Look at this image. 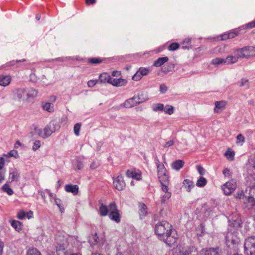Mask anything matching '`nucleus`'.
<instances>
[{
	"label": "nucleus",
	"mask_w": 255,
	"mask_h": 255,
	"mask_svg": "<svg viewBox=\"0 0 255 255\" xmlns=\"http://www.w3.org/2000/svg\"><path fill=\"white\" fill-rule=\"evenodd\" d=\"M60 126L54 121L50 122L44 129L35 128L34 133L37 134L39 137L43 138H46L49 137L53 132L58 130Z\"/></svg>",
	"instance_id": "1"
},
{
	"label": "nucleus",
	"mask_w": 255,
	"mask_h": 255,
	"mask_svg": "<svg viewBox=\"0 0 255 255\" xmlns=\"http://www.w3.org/2000/svg\"><path fill=\"white\" fill-rule=\"evenodd\" d=\"M154 230L159 239H161L166 235H167L168 233L171 232L172 226L168 222L162 221L159 222L155 225Z\"/></svg>",
	"instance_id": "2"
},
{
	"label": "nucleus",
	"mask_w": 255,
	"mask_h": 255,
	"mask_svg": "<svg viewBox=\"0 0 255 255\" xmlns=\"http://www.w3.org/2000/svg\"><path fill=\"white\" fill-rule=\"evenodd\" d=\"M236 52L240 58L249 59L255 56V47L247 46L241 48L237 49Z\"/></svg>",
	"instance_id": "3"
},
{
	"label": "nucleus",
	"mask_w": 255,
	"mask_h": 255,
	"mask_svg": "<svg viewBox=\"0 0 255 255\" xmlns=\"http://www.w3.org/2000/svg\"><path fill=\"white\" fill-rule=\"evenodd\" d=\"M245 253L247 255H255V237L246 239L244 244Z\"/></svg>",
	"instance_id": "4"
},
{
	"label": "nucleus",
	"mask_w": 255,
	"mask_h": 255,
	"mask_svg": "<svg viewBox=\"0 0 255 255\" xmlns=\"http://www.w3.org/2000/svg\"><path fill=\"white\" fill-rule=\"evenodd\" d=\"M253 166L248 171L247 182L249 187H255V156L251 159Z\"/></svg>",
	"instance_id": "5"
},
{
	"label": "nucleus",
	"mask_w": 255,
	"mask_h": 255,
	"mask_svg": "<svg viewBox=\"0 0 255 255\" xmlns=\"http://www.w3.org/2000/svg\"><path fill=\"white\" fill-rule=\"evenodd\" d=\"M109 218L115 221L117 223H119L121 221V218L117 207L115 203H111L109 205Z\"/></svg>",
	"instance_id": "6"
},
{
	"label": "nucleus",
	"mask_w": 255,
	"mask_h": 255,
	"mask_svg": "<svg viewBox=\"0 0 255 255\" xmlns=\"http://www.w3.org/2000/svg\"><path fill=\"white\" fill-rule=\"evenodd\" d=\"M157 175L161 184H169V180L168 175L167 174L166 169L164 166H158Z\"/></svg>",
	"instance_id": "7"
},
{
	"label": "nucleus",
	"mask_w": 255,
	"mask_h": 255,
	"mask_svg": "<svg viewBox=\"0 0 255 255\" xmlns=\"http://www.w3.org/2000/svg\"><path fill=\"white\" fill-rule=\"evenodd\" d=\"M236 187V181L232 179L223 184L222 188L226 195H230L235 190Z\"/></svg>",
	"instance_id": "8"
},
{
	"label": "nucleus",
	"mask_w": 255,
	"mask_h": 255,
	"mask_svg": "<svg viewBox=\"0 0 255 255\" xmlns=\"http://www.w3.org/2000/svg\"><path fill=\"white\" fill-rule=\"evenodd\" d=\"M143 101L139 95L134 96L127 100L123 104V106L126 108H130L142 103Z\"/></svg>",
	"instance_id": "9"
},
{
	"label": "nucleus",
	"mask_w": 255,
	"mask_h": 255,
	"mask_svg": "<svg viewBox=\"0 0 255 255\" xmlns=\"http://www.w3.org/2000/svg\"><path fill=\"white\" fill-rule=\"evenodd\" d=\"M199 255H222L221 251L218 247L206 248L202 249Z\"/></svg>",
	"instance_id": "10"
},
{
	"label": "nucleus",
	"mask_w": 255,
	"mask_h": 255,
	"mask_svg": "<svg viewBox=\"0 0 255 255\" xmlns=\"http://www.w3.org/2000/svg\"><path fill=\"white\" fill-rule=\"evenodd\" d=\"M20 178V172L16 168H11L9 169L8 175V180L9 182L19 181Z\"/></svg>",
	"instance_id": "11"
},
{
	"label": "nucleus",
	"mask_w": 255,
	"mask_h": 255,
	"mask_svg": "<svg viewBox=\"0 0 255 255\" xmlns=\"http://www.w3.org/2000/svg\"><path fill=\"white\" fill-rule=\"evenodd\" d=\"M149 72V69L147 68L140 67L132 77V79L135 81L140 80L143 76L147 75Z\"/></svg>",
	"instance_id": "12"
},
{
	"label": "nucleus",
	"mask_w": 255,
	"mask_h": 255,
	"mask_svg": "<svg viewBox=\"0 0 255 255\" xmlns=\"http://www.w3.org/2000/svg\"><path fill=\"white\" fill-rule=\"evenodd\" d=\"M113 184L115 188L119 191L123 190L126 186L124 178L121 175L118 176L114 180Z\"/></svg>",
	"instance_id": "13"
},
{
	"label": "nucleus",
	"mask_w": 255,
	"mask_h": 255,
	"mask_svg": "<svg viewBox=\"0 0 255 255\" xmlns=\"http://www.w3.org/2000/svg\"><path fill=\"white\" fill-rule=\"evenodd\" d=\"M240 31V28L234 29L227 33L222 34L221 35V39L222 40H226L228 39L233 38L239 34Z\"/></svg>",
	"instance_id": "14"
},
{
	"label": "nucleus",
	"mask_w": 255,
	"mask_h": 255,
	"mask_svg": "<svg viewBox=\"0 0 255 255\" xmlns=\"http://www.w3.org/2000/svg\"><path fill=\"white\" fill-rule=\"evenodd\" d=\"M237 51V49H234L233 53V55H229L225 58V64H232L238 61V59L240 58V57L238 56L236 53Z\"/></svg>",
	"instance_id": "15"
},
{
	"label": "nucleus",
	"mask_w": 255,
	"mask_h": 255,
	"mask_svg": "<svg viewBox=\"0 0 255 255\" xmlns=\"http://www.w3.org/2000/svg\"><path fill=\"white\" fill-rule=\"evenodd\" d=\"M243 203L246 207L249 209H253L255 210V199L252 196H250L245 197Z\"/></svg>",
	"instance_id": "16"
},
{
	"label": "nucleus",
	"mask_w": 255,
	"mask_h": 255,
	"mask_svg": "<svg viewBox=\"0 0 255 255\" xmlns=\"http://www.w3.org/2000/svg\"><path fill=\"white\" fill-rule=\"evenodd\" d=\"M160 240L164 242L168 246H171L176 242V239L171 236V232L168 233L167 235H166Z\"/></svg>",
	"instance_id": "17"
},
{
	"label": "nucleus",
	"mask_w": 255,
	"mask_h": 255,
	"mask_svg": "<svg viewBox=\"0 0 255 255\" xmlns=\"http://www.w3.org/2000/svg\"><path fill=\"white\" fill-rule=\"evenodd\" d=\"M127 82V81L125 79L122 78L115 79L111 77L110 83L114 86L121 87L125 85Z\"/></svg>",
	"instance_id": "18"
},
{
	"label": "nucleus",
	"mask_w": 255,
	"mask_h": 255,
	"mask_svg": "<svg viewBox=\"0 0 255 255\" xmlns=\"http://www.w3.org/2000/svg\"><path fill=\"white\" fill-rule=\"evenodd\" d=\"M139 214L140 219L143 218L147 214V208L145 204L139 203L138 204Z\"/></svg>",
	"instance_id": "19"
},
{
	"label": "nucleus",
	"mask_w": 255,
	"mask_h": 255,
	"mask_svg": "<svg viewBox=\"0 0 255 255\" xmlns=\"http://www.w3.org/2000/svg\"><path fill=\"white\" fill-rule=\"evenodd\" d=\"M11 81V77L7 75H0V86H8Z\"/></svg>",
	"instance_id": "20"
},
{
	"label": "nucleus",
	"mask_w": 255,
	"mask_h": 255,
	"mask_svg": "<svg viewBox=\"0 0 255 255\" xmlns=\"http://www.w3.org/2000/svg\"><path fill=\"white\" fill-rule=\"evenodd\" d=\"M78 189L77 185L67 184L65 186V189L67 192L72 193L74 195L78 194Z\"/></svg>",
	"instance_id": "21"
},
{
	"label": "nucleus",
	"mask_w": 255,
	"mask_h": 255,
	"mask_svg": "<svg viewBox=\"0 0 255 255\" xmlns=\"http://www.w3.org/2000/svg\"><path fill=\"white\" fill-rule=\"evenodd\" d=\"M215 105L214 112L218 113H219L220 111L225 109L226 102L224 101L216 102Z\"/></svg>",
	"instance_id": "22"
},
{
	"label": "nucleus",
	"mask_w": 255,
	"mask_h": 255,
	"mask_svg": "<svg viewBox=\"0 0 255 255\" xmlns=\"http://www.w3.org/2000/svg\"><path fill=\"white\" fill-rule=\"evenodd\" d=\"M126 175L129 178L135 179L137 180H139L141 179V174L133 170H128L126 172Z\"/></svg>",
	"instance_id": "23"
},
{
	"label": "nucleus",
	"mask_w": 255,
	"mask_h": 255,
	"mask_svg": "<svg viewBox=\"0 0 255 255\" xmlns=\"http://www.w3.org/2000/svg\"><path fill=\"white\" fill-rule=\"evenodd\" d=\"M111 79V77L108 73H104L99 76V79L98 81L99 82L101 83H110Z\"/></svg>",
	"instance_id": "24"
},
{
	"label": "nucleus",
	"mask_w": 255,
	"mask_h": 255,
	"mask_svg": "<svg viewBox=\"0 0 255 255\" xmlns=\"http://www.w3.org/2000/svg\"><path fill=\"white\" fill-rule=\"evenodd\" d=\"M184 187L186 189V191L188 192H190L192 188L194 187V185L192 181L189 179H185L183 182Z\"/></svg>",
	"instance_id": "25"
},
{
	"label": "nucleus",
	"mask_w": 255,
	"mask_h": 255,
	"mask_svg": "<svg viewBox=\"0 0 255 255\" xmlns=\"http://www.w3.org/2000/svg\"><path fill=\"white\" fill-rule=\"evenodd\" d=\"M184 164V162L183 160H177L172 163L171 166L173 169L178 171L183 167Z\"/></svg>",
	"instance_id": "26"
},
{
	"label": "nucleus",
	"mask_w": 255,
	"mask_h": 255,
	"mask_svg": "<svg viewBox=\"0 0 255 255\" xmlns=\"http://www.w3.org/2000/svg\"><path fill=\"white\" fill-rule=\"evenodd\" d=\"M168 60V58L167 57L158 58L154 61L153 65L156 67H160L164 64L165 62H166Z\"/></svg>",
	"instance_id": "27"
},
{
	"label": "nucleus",
	"mask_w": 255,
	"mask_h": 255,
	"mask_svg": "<svg viewBox=\"0 0 255 255\" xmlns=\"http://www.w3.org/2000/svg\"><path fill=\"white\" fill-rule=\"evenodd\" d=\"M11 226L14 228V229L18 232H19L22 230L23 225L22 224L16 220H12L10 221Z\"/></svg>",
	"instance_id": "28"
},
{
	"label": "nucleus",
	"mask_w": 255,
	"mask_h": 255,
	"mask_svg": "<svg viewBox=\"0 0 255 255\" xmlns=\"http://www.w3.org/2000/svg\"><path fill=\"white\" fill-rule=\"evenodd\" d=\"M42 107L44 110L46 111L49 113H51L54 111L53 105L50 103L43 102L42 103Z\"/></svg>",
	"instance_id": "29"
},
{
	"label": "nucleus",
	"mask_w": 255,
	"mask_h": 255,
	"mask_svg": "<svg viewBox=\"0 0 255 255\" xmlns=\"http://www.w3.org/2000/svg\"><path fill=\"white\" fill-rule=\"evenodd\" d=\"M1 190L3 192L6 193L9 196L13 195L14 193L13 190L9 187L7 183H5L1 187Z\"/></svg>",
	"instance_id": "30"
},
{
	"label": "nucleus",
	"mask_w": 255,
	"mask_h": 255,
	"mask_svg": "<svg viewBox=\"0 0 255 255\" xmlns=\"http://www.w3.org/2000/svg\"><path fill=\"white\" fill-rule=\"evenodd\" d=\"M17 97L19 100H27L26 97V90L24 89H19L17 91Z\"/></svg>",
	"instance_id": "31"
},
{
	"label": "nucleus",
	"mask_w": 255,
	"mask_h": 255,
	"mask_svg": "<svg viewBox=\"0 0 255 255\" xmlns=\"http://www.w3.org/2000/svg\"><path fill=\"white\" fill-rule=\"evenodd\" d=\"M109 212V206L108 207L103 204L100 206L99 209L100 214L102 216H106Z\"/></svg>",
	"instance_id": "32"
},
{
	"label": "nucleus",
	"mask_w": 255,
	"mask_h": 255,
	"mask_svg": "<svg viewBox=\"0 0 255 255\" xmlns=\"http://www.w3.org/2000/svg\"><path fill=\"white\" fill-rule=\"evenodd\" d=\"M38 92L33 88H29L26 90V97L28 98H34L37 96Z\"/></svg>",
	"instance_id": "33"
},
{
	"label": "nucleus",
	"mask_w": 255,
	"mask_h": 255,
	"mask_svg": "<svg viewBox=\"0 0 255 255\" xmlns=\"http://www.w3.org/2000/svg\"><path fill=\"white\" fill-rule=\"evenodd\" d=\"M211 64L216 66L220 64H225V60L224 58H216L212 60Z\"/></svg>",
	"instance_id": "34"
},
{
	"label": "nucleus",
	"mask_w": 255,
	"mask_h": 255,
	"mask_svg": "<svg viewBox=\"0 0 255 255\" xmlns=\"http://www.w3.org/2000/svg\"><path fill=\"white\" fill-rule=\"evenodd\" d=\"M207 181L206 179L202 176H201L200 178L197 180L196 182V185L199 187H202L205 186L207 184Z\"/></svg>",
	"instance_id": "35"
},
{
	"label": "nucleus",
	"mask_w": 255,
	"mask_h": 255,
	"mask_svg": "<svg viewBox=\"0 0 255 255\" xmlns=\"http://www.w3.org/2000/svg\"><path fill=\"white\" fill-rule=\"evenodd\" d=\"M164 105L161 103L153 104L152 106V110L154 112L163 111Z\"/></svg>",
	"instance_id": "36"
},
{
	"label": "nucleus",
	"mask_w": 255,
	"mask_h": 255,
	"mask_svg": "<svg viewBox=\"0 0 255 255\" xmlns=\"http://www.w3.org/2000/svg\"><path fill=\"white\" fill-rule=\"evenodd\" d=\"M3 156L5 157H13L16 158L18 157V152L16 150H11L9 152H8L7 154H3Z\"/></svg>",
	"instance_id": "37"
},
{
	"label": "nucleus",
	"mask_w": 255,
	"mask_h": 255,
	"mask_svg": "<svg viewBox=\"0 0 255 255\" xmlns=\"http://www.w3.org/2000/svg\"><path fill=\"white\" fill-rule=\"evenodd\" d=\"M99 237L97 236V233H95L94 235H92L91 237H90L89 239V243L93 245H95L98 242Z\"/></svg>",
	"instance_id": "38"
},
{
	"label": "nucleus",
	"mask_w": 255,
	"mask_h": 255,
	"mask_svg": "<svg viewBox=\"0 0 255 255\" xmlns=\"http://www.w3.org/2000/svg\"><path fill=\"white\" fill-rule=\"evenodd\" d=\"M163 111L168 115H171L173 113L174 108L173 106L167 105L165 107H163Z\"/></svg>",
	"instance_id": "39"
},
{
	"label": "nucleus",
	"mask_w": 255,
	"mask_h": 255,
	"mask_svg": "<svg viewBox=\"0 0 255 255\" xmlns=\"http://www.w3.org/2000/svg\"><path fill=\"white\" fill-rule=\"evenodd\" d=\"M26 255H42L41 253L36 249H30L26 252Z\"/></svg>",
	"instance_id": "40"
},
{
	"label": "nucleus",
	"mask_w": 255,
	"mask_h": 255,
	"mask_svg": "<svg viewBox=\"0 0 255 255\" xmlns=\"http://www.w3.org/2000/svg\"><path fill=\"white\" fill-rule=\"evenodd\" d=\"M171 193H164V194L162 196L161 199V203H165L168 201V200L171 197Z\"/></svg>",
	"instance_id": "41"
},
{
	"label": "nucleus",
	"mask_w": 255,
	"mask_h": 255,
	"mask_svg": "<svg viewBox=\"0 0 255 255\" xmlns=\"http://www.w3.org/2000/svg\"><path fill=\"white\" fill-rule=\"evenodd\" d=\"M102 60L99 58H91L88 59V62L93 64L101 63Z\"/></svg>",
	"instance_id": "42"
},
{
	"label": "nucleus",
	"mask_w": 255,
	"mask_h": 255,
	"mask_svg": "<svg viewBox=\"0 0 255 255\" xmlns=\"http://www.w3.org/2000/svg\"><path fill=\"white\" fill-rule=\"evenodd\" d=\"M225 155L228 159L233 160L234 158L235 153L234 151H231L228 150L225 152Z\"/></svg>",
	"instance_id": "43"
},
{
	"label": "nucleus",
	"mask_w": 255,
	"mask_h": 255,
	"mask_svg": "<svg viewBox=\"0 0 255 255\" xmlns=\"http://www.w3.org/2000/svg\"><path fill=\"white\" fill-rule=\"evenodd\" d=\"M81 127L80 123H77L74 127V131L76 135L78 136L80 134V130Z\"/></svg>",
	"instance_id": "44"
},
{
	"label": "nucleus",
	"mask_w": 255,
	"mask_h": 255,
	"mask_svg": "<svg viewBox=\"0 0 255 255\" xmlns=\"http://www.w3.org/2000/svg\"><path fill=\"white\" fill-rule=\"evenodd\" d=\"M55 203L58 207L61 212H63L64 210V208L63 207V204L61 203V201L59 199H56L55 200Z\"/></svg>",
	"instance_id": "45"
},
{
	"label": "nucleus",
	"mask_w": 255,
	"mask_h": 255,
	"mask_svg": "<svg viewBox=\"0 0 255 255\" xmlns=\"http://www.w3.org/2000/svg\"><path fill=\"white\" fill-rule=\"evenodd\" d=\"M179 45L177 43H173L171 44L168 48L169 51H174L178 49Z\"/></svg>",
	"instance_id": "46"
},
{
	"label": "nucleus",
	"mask_w": 255,
	"mask_h": 255,
	"mask_svg": "<svg viewBox=\"0 0 255 255\" xmlns=\"http://www.w3.org/2000/svg\"><path fill=\"white\" fill-rule=\"evenodd\" d=\"M245 142V137L241 133L239 134L237 136V143H241L242 144Z\"/></svg>",
	"instance_id": "47"
},
{
	"label": "nucleus",
	"mask_w": 255,
	"mask_h": 255,
	"mask_svg": "<svg viewBox=\"0 0 255 255\" xmlns=\"http://www.w3.org/2000/svg\"><path fill=\"white\" fill-rule=\"evenodd\" d=\"M41 146V142L39 140H36L33 142L32 149L34 151H36Z\"/></svg>",
	"instance_id": "48"
},
{
	"label": "nucleus",
	"mask_w": 255,
	"mask_h": 255,
	"mask_svg": "<svg viewBox=\"0 0 255 255\" xmlns=\"http://www.w3.org/2000/svg\"><path fill=\"white\" fill-rule=\"evenodd\" d=\"M25 59H22V60H12L11 61H9L8 62H7L6 64V66H13L14 65L16 64V63H18V62H23V61H25Z\"/></svg>",
	"instance_id": "49"
},
{
	"label": "nucleus",
	"mask_w": 255,
	"mask_h": 255,
	"mask_svg": "<svg viewBox=\"0 0 255 255\" xmlns=\"http://www.w3.org/2000/svg\"><path fill=\"white\" fill-rule=\"evenodd\" d=\"M167 87L164 84H162L160 85L159 91L162 94L165 93L167 91Z\"/></svg>",
	"instance_id": "50"
},
{
	"label": "nucleus",
	"mask_w": 255,
	"mask_h": 255,
	"mask_svg": "<svg viewBox=\"0 0 255 255\" xmlns=\"http://www.w3.org/2000/svg\"><path fill=\"white\" fill-rule=\"evenodd\" d=\"M25 217H26V213L22 210L19 211L17 215V217L20 220L24 219Z\"/></svg>",
	"instance_id": "51"
},
{
	"label": "nucleus",
	"mask_w": 255,
	"mask_h": 255,
	"mask_svg": "<svg viewBox=\"0 0 255 255\" xmlns=\"http://www.w3.org/2000/svg\"><path fill=\"white\" fill-rule=\"evenodd\" d=\"M99 83L98 80H91L87 83V85L90 88L93 87L96 84Z\"/></svg>",
	"instance_id": "52"
},
{
	"label": "nucleus",
	"mask_w": 255,
	"mask_h": 255,
	"mask_svg": "<svg viewBox=\"0 0 255 255\" xmlns=\"http://www.w3.org/2000/svg\"><path fill=\"white\" fill-rule=\"evenodd\" d=\"M196 167L197 171L200 175H203L205 173V170L203 167L200 165H197Z\"/></svg>",
	"instance_id": "53"
},
{
	"label": "nucleus",
	"mask_w": 255,
	"mask_h": 255,
	"mask_svg": "<svg viewBox=\"0 0 255 255\" xmlns=\"http://www.w3.org/2000/svg\"><path fill=\"white\" fill-rule=\"evenodd\" d=\"M248 80L246 78H243L241 80L240 86L241 87L247 86V87H248Z\"/></svg>",
	"instance_id": "54"
},
{
	"label": "nucleus",
	"mask_w": 255,
	"mask_h": 255,
	"mask_svg": "<svg viewBox=\"0 0 255 255\" xmlns=\"http://www.w3.org/2000/svg\"><path fill=\"white\" fill-rule=\"evenodd\" d=\"M168 184H161L162 190L165 193H170V192H168V190H169V188L168 187Z\"/></svg>",
	"instance_id": "55"
},
{
	"label": "nucleus",
	"mask_w": 255,
	"mask_h": 255,
	"mask_svg": "<svg viewBox=\"0 0 255 255\" xmlns=\"http://www.w3.org/2000/svg\"><path fill=\"white\" fill-rule=\"evenodd\" d=\"M190 42H191V39L190 38L185 39L183 41V44L186 43V44H187V45H186L185 46L183 45L182 46V48L183 49L188 48L189 47V45L190 44Z\"/></svg>",
	"instance_id": "56"
},
{
	"label": "nucleus",
	"mask_w": 255,
	"mask_h": 255,
	"mask_svg": "<svg viewBox=\"0 0 255 255\" xmlns=\"http://www.w3.org/2000/svg\"><path fill=\"white\" fill-rule=\"evenodd\" d=\"M246 197V196H245L244 194V192L243 191H241L237 193L236 198H239L240 199H243L244 201Z\"/></svg>",
	"instance_id": "57"
},
{
	"label": "nucleus",
	"mask_w": 255,
	"mask_h": 255,
	"mask_svg": "<svg viewBox=\"0 0 255 255\" xmlns=\"http://www.w3.org/2000/svg\"><path fill=\"white\" fill-rule=\"evenodd\" d=\"M174 143V141L173 140H170L166 142L165 144L163 145L164 147H168L173 145Z\"/></svg>",
	"instance_id": "58"
},
{
	"label": "nucleus",
	"mask_w": 255,
	"mask_h": 255,
	"mask_svg": "<svg viewBox=\"0 0 255 255\" xmlns=\"http://www.w3.org/2000/svg\"><path fill=\"white\" fill-rule=\"evenodd\" d=\"M76 162V168L78 170H80V169H82V168L83 167V163L82 162L79 161L78 160H77Z\"/></svg>",
	"instance_id": "59"
},
{
	"label": "nucleus",
	"mask_w": 255,
	"mask_h": 255,
	"mask_svg": "<svg viewBox=\"0 0 255 255\" xmlns=\"http://www.w3.org/2000/svg\"><path fill=\"white\" fill-rule=\"evenodd\" d=\"M223 174L225 177H230L231 176L230 170L228 168H225L223 171Z\"/></svg>",
	"instance_id": "60"
},
{
	"label": "nucleus",
	"mask_w": 255,
	"mask_h": 255,
	"mask_svg": "<svg viewBox=\"0 0 255 255\" xmlns=\"http://www.w3.org/2000/svg\"><path fill=\"white\" fill-rule=\"evenodd\" d=\"M5 165L4 159L3 157H0V171H1V169L3 168Z\"/></svg>",
	"instance_id": "61"
},
{
	"label": "nucleus",
	"mask_w": 255,
	"mask_h": 255,
	"mask_svg": "<svg viewBox=\"0 0 255 255\" xmlns=\"http://www.w3.org/2000/svg\"><path fill=\"white\" fill-rule=\"evenodd\" d=\"M5 178V172L0 171V184L1 183Z\"/></svg>",
	"instance_id": "62"
},
{
	"label": "nucleus",
	"mask_w": 255,
	"mask_h": 255,
	"mask_svg": "<svg viewBox=\"0 0 255 255\" xmlns=\"http://www.w3.org/2000/svg\"><path fill=\"white\" fill-rule=\"evenodd\" d=\"M99 165V164L96 161H93L90 165V168L92 169L96 168Z\"/></svg>",
	"instance_id": "63"
},
{
	"label": "nucleus",
	"mask_w": 255,
	"mask_h": 255,
	"mask_svg": "<svg viewBox=\"0 0 255 255\" xmlns=\"http://www.w3.org/2000/svg\"><path fill=\"white\" fill-rule=\"evenodd\" d=\"M247 26L248 28H250L255 27V20L248 23Z\"/></svg>",
	"instance_id": "64"
}]
</instances>
